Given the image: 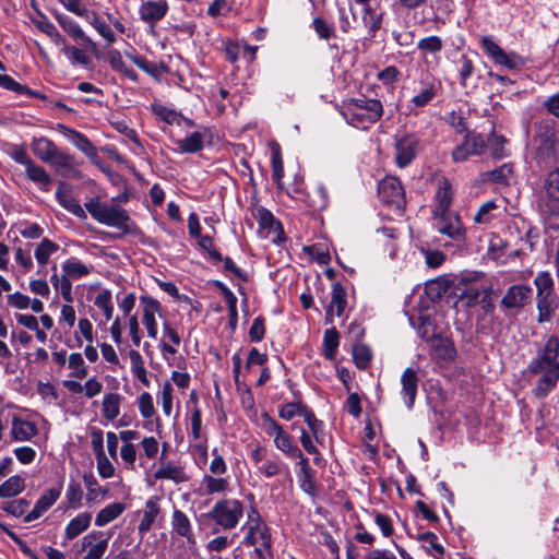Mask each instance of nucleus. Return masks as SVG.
I'll list each match as a JSON object with an SVG mask.
<instances>
[{"mask_svg": "<svg viewBox=\"0 0 559 559\" xmlns=\"http://www.w3.org/2000/svg\"><path fill=\"white\" fill-rule=\"evenodd\" d=\"M437 93L438 90L435 84H430L419 94L415 95L411 102L415 105V107H424L437 96Z\"/></svg>", "mask_w": 559, "mask_h": 559, "instance_id": "864d4df0", "label": "nucleus"}, {"mask_svg": "<svg viewBox=\"0 0 559 559\" xmlns=\"http://www.w3.org/2000/svg\"><path fill=\"white\" fill-rule=\"evenodd\" d=\"M274 444L277 450L287 456H300L301 450L294 443L292 436L284 429L274 438Z\"/></svg>", "mask_w": 559, "mask_h": 559, "instance_id": "393cba45", "label": "nucleus"}, {"mask_svg": "<svg viewBox=\"0 0 559 559\" xmlns=\"http://www.w3.org/2000/svg\"><path fill=\"white\" fill-rule=\"evenodd\" d=\"M25 173L29 180L39 185L41 189L48 190L51 185V178L41 166H38L33 162L25 168Z\"/></svg>", "mask_w": 559, "mask_h": 559, "instance_id": "cd10ccee", "label": "nucleus"}, {"mask_svg": "<svg viewBox=\"0 0 559 559\" xmlns=\"http://www.w3.org/2000/svg\"><path fill=\"white\" fill-rule=\"evenodd\" d=\"M536 287L537 321L546 323L552 320L558 307L559 297L555 293V283L548 271L539 272L534 278Z\"/></svg>", "mask_w": 559, "mask_h": 559, "instance_id": "7ed1b4c3", "label": "nucleus"}, {"mask_svg": "<svg viewBox=\"0 0 559 559\" xmlns=\"http://www.w3.org/2000/svg\"><path fill=\"white\" fill-rule=\"evenodd\" d=\"M307 405L298 402H292L284 404L280 411L278 415L281 418L285 420L293 419L296 415H302V408H306Z\"/></svg>", "mask_w": 559, "mask_h": 559, "instance_id": "5fc2aeb1", "label": "nucleus"}, {"mask_svg": "<svg viewBox=\"0 0 559 559\" xmlns=\"http://www.w3.org/2000/svg\"><path fill=\"white\" fill-rule=\"evenodd\" d=\"M347 307V292L341 283H334L330 305L325 311V323L332 324L334 316L342 317Z\"/></svg>", "mask_w": 559, "mask_h": 559, "instance_id": "ddd939ff", "label": "nucleus"}, {"mask_svg": "<svg viewBox=\"0 0 559 559\" xmlns=\"http://www.w3.org/2000/svg\"><path fill=\"white\" fill-rule=\"evenodd\" d=\"M37 427L27 420L14 417L12 420L11 435L15 441H26L36 436Z\"/></svg>", "mask_w": 559, "mask_h": 559, "instance_id": "5701e85b", "label": "nucleus"}, {"mask_svg": "<svg viewBox=\"0 0 559 559\" xmlns=\"http://www.w3.org/2000/svg\"><path fill=\"white\" fill-rule=\"evenodd\" d=\"M420 150V139L416 133H403L395 136L394 157L400 168L408 166Z\"/></svg>", "mask_w": 559, "mask_h": 559, "instance_id": "1a4fd4ad", "label": "nucleus"}, {"mask_svg": "<svg viewBox=\"0 0 559 559\" xmlns=\"http://www.w3.org/2000/svg\"><path fill=\"white\" fill-rule=\"evenodd\" d=\"M338 347V333L335 328L329 329L324 332L323 337V353L324 357L329 360H333L336 355Z\"/></svg>", "mask_w": 559, "mask_h": 559, "instance_id": "4c0bfd02", "label": "nucleus"}, {"mask_svg": "<svg viewBox=\"0 0 559 559\" xmlns=\"http://www.w3.org/2000/svg\"><path fill=\"white\" fill-rule=\"evenodd\" d=\"M159 498L153 497L150 498L145 503L144 516L142 518V532L148 531L152 524L157 519L160 508H159Z\"/></svg>", "mask_w": 559, "mask_h": 559, "instance_id": "72a5a7b5", "label": "nucleus"}, {"mask_svg": "<svg viewBox=\"0 0 559 559\" xmlns=\"http://www.w3.org/2000/svg\"><path fill=\"white\" fill-rule=\"evenodd\" d=\"M437 230L449 238L461 241L465 238V229L459 214L445 212L443 215H432Z\"/></svg>", "mask_w": 559, "mask_h": 559, "instance_id": "9b49d317", "label": "nucleus"}, {"mask_svg": "<svg viewBox=\"0 0 559 559\" xmlns=\"http://www.w3.org/2000/svg\"><path fill=\"white\" fill-rule=\"evenodd\" d=\"M7 302L9 306H11L15 309L23 310V309H27L29 307L31 299L28 296L16 292L13 294H9L7 296Z\"/></svg>", "mask_w": 559, "mask_h": 559, "instance_id": "338daca9", "label": "nucleus"}, {"mask_svg": "<svg viewBox=\"0 0 559 559\" xmlns=\"http://www.w3.org/2000/svg\"><path fill=\"white\" fill-rule=\"evenodd\" d=\"M0 86L19 94H28L35 97L44 98V96L38 92H32L27 86L15 82L11 76L7 74H0Z\"/></svg>", "mask_w": 559, "mask_h": 559, "instance_id": "a18cd8bd", "label": "nucleus"}, {"mask_svg": "<svg viewBox=\"0 0 559 559\" xmlns=\"http://www.w3.org/2000/svg\"><path fill=\"white\" fill-rule=\"evenodd\" d=\"M559 337L551 335L543 348L531 360L527 369L531 374L539 376L533 394L537 399L546 397L559 381Z\"/></svg>", "mask_w": 559, "mask_h": 559, "instance_id": "f257e3e1", "label": "nucleus"}, {"mask_svg": "<svg viewBox=\"0 0 559 559\" xmlns=\"http://www.w3.org/2000/svg\"><path fill=\"white\" fill-rule=\"evenodd\" d=\"M95 306L104 311V314L107 320L111 319L112 316V306H111V296L108 292L104 290L99 293L94 301Z\"/></svg>", "mask_w": 559, "mask_h": 559, "instance_id": "052dcab7", "label": "nucleus"}, {"mask_svg": "<svg viewBox=\"0 0 559 559\" xmlns=\"http://www.w3.org/2000/svg\"><path fill=\"white\" fill-rule=\"evenodd\" d=\"M501 216V206L496 200H489L483 203L473 217V222L478 225H488L493 219Z\"/></svg>", "mask_w": 559, "mask_h": 559, "instance_id": "412c9836", "label": "nucleus"}, {"mask_svg": "<svg viewBox=\"0 0 559 559\" xmlns=\"http://www.w3.org/2000/svg\"><path fill=\"white\" fill-rule=\"evenodd\" d=\"M142 70L154 78L162 81L163 76L168 72V67L164 63L147 62L142 60Z\"/></svg>", "mask_w": 559, "mask_h": 559, "instance_id": "6e6d98bb", "label": "nucleus"}, {"mask_svg": "<svg viewBox=\"0 0 559 559\" xmlns=\"http://www.w3.org/2000/svg\"><path fill=\"white\" fill-rule=\"evenodd\" d=\"M166 448L164 447L160 455V465L154 473L155 479H168L176 484L186 483L190 479L186 469L181 465L174 464L170 461H163L165 456Z\"/></svg>", "mask_w": 559, "mask_h": 559, "instance_id": "4468645a", "label": "nucleus"}, {"mask_svg": "<svg viewBox=\"0 0 559 559\" xmlns=\"http://www.w3.org/2000/svg\"><path fill=\"white\" fill-rule=\"evenodd\" d=\"M265 334L264 319L258 317L253 320L251 328L249 329V337L252 342H260L263 340Z\"/></svg>", "mask_w": 559, "mask_h": 559, "instance_id": "774afa93", "label": "nucleus"}, {"mask_svg": "<svg viewBox=\"0 0 559 559\" xmlns=\"http://www.w3.org/2000/svg\"><path fill=\"white\" fill-rule=\"evenodd\" d=\"M56 198L58 202L72 214L81 218H84L86 216L82 206L72 197L70 187L68 185L63 182L60 183L56 192Z\"/></svg>", "mask_w": 559, "mask_h": 559, "instance_id": "4be33fe9", "label": "nucleus"}, {"mask_svg": "<svg viewBox=\"0 0 559 559\" xmlns=\"http://www.w3.org/2000/svg\"><path fill=\"white\" fill-rule=\"evenodd\" d=\"M142 304L144 305L143 319H144V323H145V326H146L147 334H148V336L155 338L156 335H157L156 316L160 317L159 304H158L157 300H154V299L148 298V297H142Z\"/></svg>", "mask_w": 559, "mask_h": 559, "instance_id": "aec40b11", "label": "nucleus"}, {"mask_svg": "<svg viewBox=\"0 0 559 559\" xmlns=\"http://www.w3.org/2000/svg\"><path fill=\"white\" fill-rule=\"evenodd\" d=\"M84 19L97 31V33L107 41V44L111 45L115 43L116 37L112 31L103 20L98 17L96 12L90 11V13Z\"/></svg>", "mask_w": 559, "mask_h": 559, "instance_id": "c756f323", "label": "nucleus"}, {"mask_svg": "<svg viewBox=\"0 0 559 559\" xmlns=\"http://www.w3.org/2000/svg\"><path fill=\"white\" fill-rule=\"evenodd\" d=\"M338 112L348 124L367 130L383 116V105L379 99L361 96L343 100Z\"/></svg>", "mask_w": 559, "mask_h": 559, "instance_id": "f03ea898", "label": "nucleus"}, {"mask_svg": "<svg viewBox=\"0 0 559 559\" xmlns=\"http://www.w3.org/2000/svg\"><path fill=\"white\" fill-rule=\"evenodd\" d=\"M312 26L321 39L329 40L336 36L334 26L322 17H314L312 21Z\"/></svg>", "mask_w": 559, "mask_h": 559, "instance_id": "de8ad7c7", "label": "nucleus"}, {"mask_svg": "<svg viewBox=\"0 0 559 559\" xmlns=\"http://www.w3.org/2000/svg\"><path fill=\"white\" fill-rule=\"evenodd\" d=\"M513 173V168L510 164H503L500 167L489 170L483 174V179L499 185H508L509 178Z\"/></svg>", "mask_w": 559, "mask_h": 559, "instance_id": "473e14b6", "label": "nucleus"}, {"mask_svg": "<svg viewBox=\"0 0 559 559\" xmlns=\"http://www.w3.org/2000/svg\"><path fill=\"white\" fill-rule=\"evenodd\" d=\"M199 238V246L205 250L211 259L214 261L221 262L223 260V255L214 248L213 246V238L209 235L202 236L200 235Z\"/></svg>", "mask_w": 559, "mask_h": 559, "instance_id": "0e129e2a", "label": "nucleus"}, {"mask_svg": "<svg viewBox=\"0 0 559 559\" xmlns=\"http://www.w3.org/2000/svg\"><path fill=\"white\" fill-rule=\"evenodd\" d=\"M307 423L310 432L314 437L317 441H319V433L322 430V421L319 420L313 412L306 406V408H302V415H301Z\"/></svg>", "mask_w": 559, "mask_h": 559, "instance_id": "603ef678", "label": "nucleus"}, {"mask_svg": "<svg viewBox=\"0 0 559 559\" xmlns=\"http://www.w3.org/2000/svg\"><path fill=\"white\" fill-rule=\"evenodd\" d=\"M485 148V141L479 134L468 133L464 142L457 145L453 152L452 157L454 162H463L472 155H479Z\"/></svg>", "mask_w": 559, "mask_h": 559, "instance_id": "f8f14e48", "label": "nucleus"}, {"mask_svg": "<svg viewBox=\"0 0 559 559\" xmlns=\"http://www.w3.org/2000/svg\"><path fill=\"white\" fill-rule=\"evenodd\" d=\"M120 396L116 393H109L103 401V416L108 420H114L119 415Z\"/></svg>", "mask_w": 559, "mask_h": 559, "instance_id": "a19ab883", "label": "nucleus"}, {"mask_svg": "<svg viewBox=\"0 0 559 559\" xmlns=\"http://www.w3.org/2000/svg\"><path fill=\"white\" fill-rule=\"evenodd\" d=\"M418 540L427 542L429 544V548L427 551L430 550L435 551L439 557H442L444 555V548L441 544L438 543V537L433 532H425L423 534H419L417 536Z\"/></svg>", "mask_w": 559, "mask_h": 559, "instance_id": "4d7b16f0", "label": "nucleus"}, {"mask_svg": "<svg viewBox=\"0 0 559 559\" xmlns=\"http://www.w3.org/2000/svg\"><path fill=\"white\" fill-rule=\"evenodd\" d=\"M62 269L64 274L72 278H80L90 273L88 267L76 260L66 261Z\"/></svg>", "mask_w": 559, "mask_h": 559, "instance_id": "8fccbe9b", "label": "nucleus"}, {"mask_svg": "<svg viewBox=\"0 0 559 559\" xmlns=\"http://www.w3.org/2000/svg\"><path fill=\"white\" fill-rule=\"evenodd\" d=\"M361 20L365 27L368 29V35L373 37L376 32L381 27V14H378L371 5H364Z\"/></svg>", "mask_w": 559, "mask_h": 559, "instance_id": "c85d7f7f", "label": "nucleus"}, {"mask_svg": "<svg viewBox=\"0 0 559 559\" xmlns=\"http://www.w3.org/2000/svg\"><path fill=\"white\" fill-rule=\"evenodd\" d=\"M58 22L62 29L68 33L72 38L80 39L84 45H93V41L87 37L82 28L71 19L66 16H58Z\"/></svg>", "mask_w": 559, "mask_h": 559, "instance_id": "bb28decb", "label": "nucleus"}, {"mask_svg": "<svg viewBox=\"0 0 559 559\" xmlns=\"http://www.w3.org/2000/svg\"><path fill=\"white\" fill-rule=\"evenodd\" d=\"M69 368L72 369V377L76 379H84L87 376V367L80 353H73L69 356Z\"/></svg>", "mask_w": 559, "mask_h": 559, "instance_id": "09e8293b", "label": "nucleus"}, {"mask_svg": "<svg viewBox=\"0 0 559 559\" xmlns=\"http://www.w3.org/2000/svg\"><path fill=\"white\" fill-rule=\"evenodd\" d=\"M430 355L439 360H453L455 348L450 340L442 336H432L430 340Z\"/></svg>", "mask_w": 559, "mask_h": 559, "instance_id": "6ab92c4d", "label": "nucleus"}, {"mask_svg": "<svg viewBox=\"0 0 559 559\" xmlns=\"http://www.w3.org/2000/svg\"><path fill=\"white\" fill-rule=\"evenodd\" d=\"M84 484L87 489V499L88 500H95L105 495V491L98 485L96 478L93 475H84Z\"/></svg>", "mask_w": 559, "mask_h": 559, "instance_id": "680f3d73", "label": "nucleus"}, {"mask_svg": "<svg viewBox=\"0 0 559 559\" xmlns=\"http://www.w3.org/2000/svg\"><path fill=\"white\" fill-rule=\"evenodd\" d=\"M379 199L389 206L402 212L405 207V192L397 177L386 176L378 185Z\"/></svg>", "mask_w": 559, "mask_h": 559, "instance_id": "6e6552de", "label": "nucleus"}, {"mask_svg": "<svg viewBox=\"0 0 559 559\" xmlns=\"http://www.w3.org/2000/svg\"><path fill=\"white\" fill-rule=\"evenodd\" d=\"M123 511V506L121 503H112L100 510L95 519V524L97 526H104L109 522L117 519Z\"/></svg>", "mask_w": 559, "mask_h": 559, "instance_id": "c9c22d12", "label": "nucleus"}, {"mask_svg": "<svg viewBox=\"0 0 559 559\" xmlns=\"http://www.w3.org/2000/svg\"><path fill=\"white\" fill-rule=\"evenodd\" d=\"M452 199L453 192L450 182L445 179L440 181L435 195L432 215H443L445 212H451L450 205L452 203Z\"/></svg>", "mask_w": 559, "mask_h": 559, "instance_id": "a211bd4d", "label": "nucleus"}, {"mask_svg": "<svg viewBox=\"0 0 559 559\" xmlns=\"http://www.w3.org/2000/svg\"><path fill=\"white\" fill-rule=\"evenodd\" d=\"M58 250V245L44 238L35 250V258L39 264H46L49 257Z\"/></svg>", "mask_w": 559, "mask_h": 559, "instance_id": "37998d69", "label": "nucleus"}, {"mask_svg": "<svg viewBox=\"0 0 559 559\" xmlns=\"http://www.w3.org/2000/svg\"><path fill=\"white\" fill-rule=\"evenodd\" d=\"M299 483L300 488L310 496H316L317 493V486L314 481V472H306L302 474H299Z\"/></svg>", "mask_w": 559, "mask_h": 559, "instance_id": "e2e57ef3", "label": "nucleus"}, {"mask_svg": "<svg viewBox=\"0 0 559 559\" xmlns=\"http://www.w3.org/2000/svg\"><path fill=\"white\" fill-rule=\"evenodd\" d=\"M152 111L169 124H180L181 114L174 109L167 108L162 104H153Z\"/></svg>", "mask_w": 559, "mask_h": 559, "instance_id": "49530a36", "label": "nucleus"}, {"mask_svg": "<svg viewBox=\"0 0 559 559\" xmlns=\"http://www.w3.org/2000/svg\"><path fill=\"white\" fill-rule=\"evenodd\" d=\"M24 478L19 475L11 476L0 485V498H11L24 490Z\"/></svg>", "mask_w": 559, "mask_h": 559, "instance_id": "2f4dec72", "label": "nucleus"}, {"mask_svg": "<svg viewBox=\"0 0 559 559\" xmlns=\"http://www.w3.org/2000/svg\"><path fill=\"white\" fill-rule=\"evenodd\" d=\"M71 133L75 138L74 144L80 151H82L85 155L91 157L96 155L95 146L90 142V140L84 134L78 131H71Z\"/></svg>", "mask_w": 559, "mask_h": 559, "instance_id": "bf43d9fd", "label": "nucleus"}, {"mask_svg": "<svg viewBox=\"0 0 559 559\" xmlns=\"http://www.w3.org/2000/svg\"><path fill=\"white\" fill-rule=\"evenodd\" d=\"M178 148L183 153H197L203 148V135L192 132L190 135L177 141Z\"/></svg>", "mask_w": 559, "mask_h": 559, "instance_id": "f704fd0d", "label": "nucleus"}, {"mask_svg": "<svg viewBox=\"0 0 559 559\" xmlns=\"http://www.w3.org/2000/svg\"><path fill=\"white\" fill-rule=\"evenodd\" d=\"M91 520L92 516L87 512H83L76 515L66 527V537L68 539H73L76 537L90 526Z\"/></svg>", "mask_w": 559, "mask_h": 559, "instance_id": "a878e982", "label": "nucleus"}, {"mask_svg": "<svg viewBox=\"0 0 559 559\" xmlns=\"http://www.w3.org/2000/svg\"><path fill=\"white\" fill-rule=\"evenodd\" d=\"M203 484L207 493L224 492L228 489L229 483L225 478H216L210 475L203 477Z\"/></svg>", "mask_w": 559, "mask_h": 559, "instance_id": "3c124183", "label": "nucleus"}, {"mask_svg": "<svg viewBox=\"0 0 559 559\" xmlns=\"http://www.w3.org/2000/svg\"><path fill=\"white\" fill-rule=\"evenodd\" d=\"M272 178L278 188L282 187V178L284 177V165L281 155V147L277 143L272 146Z\"/></svg>", "mask_w": 559, "mask_h": 559, "instance_id": "58836bf2", "label": "nucleus"}, {"mask_svg": "<svg viewBox=\"0 0 559 559\" xmlns=\"http://www.w3.org/2000/svg\"><path fill=\"white\" fill-rule=\"evenodd\" d=\"M173 527L178 535L187 537L188 540L192 539L190 521L182 511L176 510L174 512Z\"/></svg>", "mask_w": 559, "mask_h": 559, "instance_id": "e433bc0d", "label": "nucleus"}, {"mask_svg": "<svg viewBox=\"0 0 559 559\" xmlns=\"http://www.w3.org/2000/svg\"><path fill=\"white\" fill-rule=\"evenodd\" d=\"M543 190L559 193V165L547 174Z\"/></svg>", "mask_w": 559, "mask_h": 559, "instance_id": "69168bd1", "label": "nucleus"}, {"mask_svg": "<svg viewBox=\"0 0 559 559\" xmlns=\"http://www.w3.org/2000/svg\"><path fill=\"white\" fill-rule=\"evenodd\" d=\"M249 519L245 543L254 546V555L258 559H273L272 536L269 526L255 509L251 510Z\"/></svg>", "mask_w": 559, "mask_h": 559, "instance_id": "20e7f679", "label": "nucleus"}, {"mask_svg": "<svg viewBox=\"0 0 559 559\" xmlns=\"http://www.w3.org/2000/svg\"><path fill=\"white\" fill-rule=\"evenodd\" d=\"M168 10L166 0H152L142 3V20L153 22L163 19Z\"/></svg>", "mask_w": 559, "mask_h": 559, "instance_id": "b1692460", "label": "nucleus"}, {"mask_svg": "<svg viewBox=\"0 0 559 559\" xmlns=\"http://www.w3.org/2000/svg\"><path fill=\"white\" fill-rule=\"evenodd\" d=\"M243 515V504L236 499H223L217 501L209 516L224 530L235 528Z\"/></svg>", "mask_w": 559, "mask_h": 559, "instance_id": "423d86ee", "label": "nucleus"}, {"mask_svg": "<svg viewBox=\"0 0 559 559\" xmlns=\"http://www.w3.org/2000/svg\"><path fill=\"white\" fill-rule=\"evenodd\" d=\"M536 203L539 213L545 218L559 217V193L543 190Z\"/></svg>", "mask_w": 559, "mask_h": 559, "instance_id": "f3484780", "label": "nucleus"}, {"mask_svg": "<svg viewBox=\"0 0 559 559\" xmlns=\"http://www.w3.org/2000/svg\"><path fill=\"white\" fill-rule=\"evenodd\" d=\"M109 61L115 70L123 73L131 81L135 82L138 80L136 71L132 68V64L140 66L138 57L127 53L126 59H123L119 52L112 51L109 53Z\"/></svg>", "mask_w": 559, "mask_h": 559, "instance_id": "dca6fc26", "label": "nucleus"}, {"mask_svg": "<svg viewBox=\"0 0 559 559\" xmlns=\"http://www.w3.org/2000/svg\"><path fill=\"white\" fill-rule=\"evenodd\" d=\"M88 213L98 223L127 231L129 228V216L127 212L114 202H100L91 200L85 203Z\"/></svg>", "mask_w": 559, "mask_h": 559, "instance_id": "39448f33", "label": "nucleus"}, {"mask_svg": "<svg viewBox=\"0 0 559 559\" xmlns=\"http://www.w3.org/2000/svg\"><path fill=\"white\" fill-rule=\"evenodd\" d=\"M258 223L261 228L266 229L267 231H276L281 228V223L276 221L274 215L266 209L260 207L257 210L255 215Z\"/></svg>", "mask_w": 559, "mask_h": 559, "instance_id": "79ce46f5", "label": "nucleus"}, {"mask_svg": "<svg viewBox=\"0 0 559 559\" xmlns=\"http://www.w3.org/2000/svg\"><path fill=\"white\" fill-rule=\"evenodd\" d=\"M484 51L493 60L496 64L502 66L509 70L522 69L525 66V59L519 53L506 52L490 37L484 36L480 40Z\"/></svg>", "mask_w": 559, "mask_h": 559, "instance_id": "0eeeda50", "label": "nucleus"}, {"mask_svg": "<svg viewBox=\"0 0 559 559\" xmlns=\"http://www.w3.org/2000/svg\"><path fill=\"white\" fill-rule=\"evenodd\" d=\"M418 49L427 52H438L442 49L443 44L440 37L438 36H429L421 38L417 43Z\"/></svg>", "mask_w": 559, "mask_h": 559, "instance_id": "13d9d810", "label": "nucleus"}, {"mask_svg": "<svg viewBox=\"0 0 559 559\" xmlns=\"http://www.w3.org/2000/svg\"><path fill=\"white\" fill-rule=\"evenodd\" d=\"M257 468L258 472L262 474L264 477L271 478L282 474L286 466L280 459H275L264 461Z\"/></svg>", "mask_w": 559, "mask_h": 559, "instance_id": "c03bdc74", "label": "nucleus"}, {"mask_svg": "<svg viewBox=\"0 0 559 559\" xmlns=\"http://www.w3.org/2000/svg\"><path fill=\"white\" fill-rule=\"evenodd\" d=\"M353 358L356 367L365 370L368 368L372 358L371 349L365 344H356L353 347Z\"/></svg>", "mask_w": 559, "mask_h": 559, "instance_id": "ea45409f", "label": "nucleus"}, {"mask_svg": "<svg viewBox=\"0 0 559 559\" xmlns=\"http://www.w3.org/2000/svg\"><path fill=\"white\" fill-rule=\"evenodd\" d=\"M533 288L527 284H514L508 287L500 300L504 310L520 311L532 302Z\"/></svg>", "mask_w": 559, "mask_h": 559, "instance_id": "9d476101", "label": "nucleus"}, {"mask_svg": "<svg viewBox=\"0 0 559 559\" xmlns=\"http://www.w3.org/2000/svg\"><path fill=\"white\" fill-rule=\"evenodd\" d=\"M34 153L43 160L50 162L52 155L58 150V147L53 144L52 141L40 138L35 139L32 144Z\"/></svg>", "mask_w": 559, "mask_h": 559, "instance_id": "7c9ffc66", "label": "nucleus"}, {"mask_svg": "<svg viewBox=\"0 0 559 559\" xmlns=\"http://www.w3.org/2000/svg\"><path fill=\"white\" fill-rule=\"evenodd\" d=\"M418 376L413 368H406L401 377L402 390L401 394L404 397L405 404L408 409L414 406L418 388Z\"/></svg>", "mask_w": 559, "mask_h": 559, "instance_id": "2eb2a0df", "label": "nucleus"}]
</instances>
